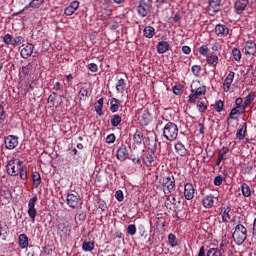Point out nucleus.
Listing matches in <instances>:
<instances>
[{
	"instance_id": "26",
	"label": "nucleus",
	"mask_w": 256,
	"mask_h": 256,
	"mask_svg": "<svg viewBox=\"0 0 256 256\" xmlns=\"http://www.w3.org/2000/svg\"><path fill=\"white\" fill-rule=\"evenodd\" d=\"M121 107V101L117 98L110 99V111L111 113H117Z\"/></svg>"
},
{
	"instance_id": "54",
	"label": "nucleus",
	"mask_w": 256,
	"mask_h": 256,
	"mask_svg": "<svg viewBox=\"0 0 256 256\" xmlns=\"http://www.w3.org/2000/svg\"><path fill=\"white\" fill-rule=\"evenodd\" d=\"M115 198L117 199V201H119V203H121L125 199V196L123 195V191L117 190L115 192Z\"/></svg>"
},
{
	"instance_id": "49",
	"label": "nucleus",
	"mask_w": 256,
	"mask_h": 256,
	"mask_svg": "<svg viewBox=\"0 0 256 256\" xmlns=\"http://www.w3.org/2000/svg\"><path fill=\"white\" fill-rule=\"evenodd\" d=\"M199 53L203 57H209V47H207V45L200 46Z\"/></svg>"
},
{
	"instance_id": "35",
	"label": "nucleus",
	"mask_w": 256,
	"mask_h": 256,
	"mask_svg": "<svg viewBox=\"0 0 256 256\" xmlns=\"http://www.w3.org/2000/svg\"><path fill=\"white\" fill-rule=\"evenodd\" d=\"M208 65H210L211 67H217V65L219 64V57L217 55H211L208 56L206 59Z\"/></svg>"
},
{
	"instance_id": "28",
	"label": "nucleus",
	"mask_w": 256,
	"mask_h": 256,
	"mask_svg": "<svg viewBox=\"0 0 256 256\" xmlns=\"http://www.w3.org/2000/svg\"><path fill=\"white\" fill-rule=\"evenodd\" d=\"M125 89H127V81L125 79L120 78L116 84L117 93H125Z\"/></svg>"
},
{
	"instance_id": "20",
	"label": "nucleus",
	"mask_w": 256,
	"mask_h": 256,
	"mask_svg": "<svg viewBox=\"0 0 256 256\" xmlns=\"http://www.w3.org/2000/svg\"><path fill=\"white\" fill-rule=\"evenodd\" d=\"M156 49L159 55H163V53H167V51L171 49V45L167 41H160L158 42Z\"/></svg>"
},
{
	"instance_id": "21",
	"label": "nucleus",
	"mask_w": 256,
	"mask_h": 256,
	"mask_svg": "<svg viewBox=\"0 0 256 256\" xmlns=\"http://www.w3.org/2000/svg\"><path fill=\"white\" fill-rule=\"evenodd\" d=\"M79 9V1H72L69 6L64 9V14L71 17L75 11Z\"/></svg>"
},
{
	"instance_id": "19",
	"label": "nucleus",
	"mask_w": 256,
	"mask_h": 256,
	"mask_svg": "<svg viewBox=\"0 0 256 256\" xmlns=\"http://www.w3.org/2000/svg\"><path fill=\"white\" fill-rule=\"evenodd\" d=\"M231 207L224 206L221 208L220 215L222 217V223H229L231 221Z\"/></svg>"
},
{
	"instance_id": "32",
	"label": "nucleus",
	"mask_w": 256,
	"mask_h": 256,
	"mask_svg": "<svg viewBox=\"0 0 256 256\" xmlns=\"http://www.w3.org/2000/svg\"><path fill=\"white\" fill-rule=\"evenodd\" d=\"M143 35L146 39H153L155 35V29L152 26H146L143 30Z\"/></svg>"
},
{
	"instance_id": "29",
	"label": "nucleus",
	"mask_w": 256,
	"mask_h": 256,
	"mask_svg": "<svg viewBox=\"0 0 256 256\" xmlns=\"http://www.w3.org/2000/svg\"><path fill=\"white\" fill-rule=\"evenodd\" d=\"M142 161L144 165H146V167H151L153 165V161H155V158L153 157V155L146 153L143 154Z\"/></svg>"
},
{
	"instance_id": "33",
	"label": "nucleus",
	"mask_w": 256,
	"mask_h": 256,
	"mask_svg": "<svg viewBox=\"0 0 256 256\" xmlns=\"http://www.w3.org/2000/svg\"><path fill=\"white\" fill-rule=\"evenodd\" d=\"M121 121H123V118L121 117V115L114 114L111 116L110 123L112 127H119V125H121Z\"/></svg>"
},
{
	"instance_id": "25",
	"label": "nucleus",
	"mask_w": 256,
	"mask_h": 256,
	"mask_svg": "<svg viewBox=\"0 0 256 256\" xmlns=\"http://www.w3.org/2000/svg\"><path fill=\"white\" fill-rule=\"evenodd\" d=\"M18 244L21 249L29 247V237H27V234H20L18 236Z\"/></svg>"
},
{
	"instance_id": "63",
	"label": "nucleus",
	"mask_w": 256,
	"mask_h": 256,
	"mask_svg": "<svg viewBox=\"0 0 256 256\" xmlns=\"http://www.w3.org/2000/svg\"><path fill=\"white\" fill-rule=\"evenodd\" d=\"M182 53H184V55H189V53H191V47L183 46L182 47Z\"/></svg>"
},
{
	"instance_id": "46",
	"label": "nucleus",
	"mask_w": 256,
	"mask_h": 256,
	"mask_svg": "<svg viewBox=\"0 0 256 256\" xmlns=\"http://www.w3.org/2000/svg\"><path fill=\"white\" fill-rule=\"evenodd\" d=\"M224 107H225V104L223 103V101L218 100L215 102L214 109H215V111H217V113H221V111H223Z\"/></svg>"
},
{
	"instance_id": "43",
	"label": "nucleus",
	"mask_w": 256,
	"mask_h": 256,
	"mask_svg": "<svg viewBox=\"0 0 256 256\" xmlns=\"http://www.w3.org/2000/svg\"><path fill=\"white\" fill-rule=\"evenodd\" d=\"M253 101H255V93L250 92L244 100V103L246 104V107H249V105H251V103H253Z\"/></svg>"
},
{
	"instance_id": "14",
	"label": "nucleus",
	"mask_w": 256,
	"mask_h": 256,
	"mask_svg": "<svg viewBox=\"0 0 256 256\" xmlns=\"http://www.w3.org/2000/svg\"><path fill=\"white\" fill-rule=\"evenodd\" d=\"M208 11L210 15H215L221 11V0H209Z\"/></svg>"
},
{
	"instance_id": "58",
	"label": "nucleus",
	"mask_w": 256,
	"mask_h": 256,
	"mask_svg": "<svg viewBox=\"0 0 256 256\" xmlns=\"http://www.w3.org/2000/svg\"><path fill=\"white\" fill-rule=\"evenodd\" d=\"M115 139H117V137H115V134H109L105 139V143L111 145L115 141Z\"/></svg>"
},
{
	"instance_id": "52",
	"label": "nucleus",
	"mask_w": 256,
	"mask_h": 256,
	"mask_svg": "<svg viewBox=\"0 0 256 256\" xmlns=\"http://www.w3.org/2000/svg\"><path fill=\"white\" fill-rule=\"evenodd\" d=\"M192 73L195 77H199V75H201V66L199 65L192 66Z\"/></svg>"
},
{
	"instance_id": "59",
	"label": "nucleus",
	"mask_w": 256,
	"mask_h": 256,
	"mask_svg": "<svg viewBox=\"0 0 256 256\" xmlns=\"http://www.w3.org/2000/svg\"><path fill=\"white\" fill-rule=\"evenodd\" d=\"M88 69L91 71V73H97V71H99V66H97L95 63H90L88 64Z\"/></svg>"
},
{
	"instance_id": "51",
	"label": "nucleus",
	"mask_w": 256,
	"mask_h": 256,
	"mask_svg": "<svg viewBox=\"0 0 256 256\" xmlns=\"http://www.w3.org/2000/svg\"><path fill=\"white\" fill-rule=\"evenodd\" d=\"M33 69V65L31 63H29L26 66L22 67V73L23 75H29V73H31V70Z\"/></svg>"
},
{
	"instance_id": "15",
	"label": "nucleus",
	"mask_w": 256,
	"mask_h": 256,
	"mask_svg": "<svg viewBox=\"0 0 256 256\" xmlns=\"http://www.w3.org/2000/svg\"><path fill=\"white\" fill-rule=\"evenodd\" d=\"M243 113H245V107H234L229 114V117L227 119L228 123H231L229 121H231V119L235 120L238 117H241V115H243Z\"/></svg>"
},
{
	"instance_id": "18",
	"label": "nucleus",
	"mask_w": 256,
	"mask_h": 256,
	"mask_svg": "<svg viewBox=\"0 0 256 256\" xmlns=\"http://www.w3.org/2000/svg\"><path fill=\"white\" fill-rule=\"evenodd\" d=\"M202 205L205 209H213L215 205V196L213 195H206L202 199Z\"/></svg>"
},
{
	"instance_id": "17",
	"label": "nucleus",
	"mask_w": 256,
	"mask_h": 256,
	"mask_svg": "<svg viewBox=\"0 0 256 256\" xmlns=\"http://www.w3.org/2000/svg\"><path fill=\"white\" fill-rule=\"evenodd\" d=\"M234 79H235V72L230 71L223 82V89L225 93H228L229 89H231V84L233 83Z\"/></svg>"
},
{
	"instance_id": "64",
	"label": "nucleus",
	"mask_w": 256,
	"mask_h": 256,
	"mask_svg": "<svg viewBox=\"0 0 256 256\" xmlns=\"http://www.w3.org/2000/svg\"><path fill=\"white\" fill-rule=\"evenodd\" d=\"M252 235L254 238H256V218L254 219V222H253Z\"/></svg>"
},
{
	"instance_id": "4",
	"label": "nucleus",
	"mask_w": 256,
	"mask_h": 256,
	"mask_svg": "<svg viewBox=\"0 0 256 256\" xmlns=\"http://www.w3.org/2000/svg\"><path fill=\"white\" fill-rule=\"evenodd\" d=\"M162 187L164 193H173L175 191V177L173 175H168L162 179Z\"/></svg>"
},
{
	"instance_id": "50",
	"label": "nucleus",
	"mask_w": 256,
	"mask_h": 256,
	"mask_svg": "<svg viewBox=\"0 0 256 256\" xmlns=\"http://www.w3.org/2000/svg\"><path fill=\"white\" fill-rule=\"evenodd\" d=\"M127 233L128 235H135L137 233V226H135V224H130L127 227Z\"/></svg>"
},
{
	"instance_id": "56",
	"label": "nucleus",
	"mask_w": 256,
	"mask_h": 256,
	"mask_svg": "<svg viewBox=\"0 0 256 256\" xmlns=\"http://www.w3.org/2000/svg\"><path fill=\"white\" fill-rule=\"evenodd\" d=\"M3 123H5V108L0 105V125H3Z\"/></svg>"
},
{
	"instance_id": "47",
	"label": "nucleus",
	"mask_w": 256,
	"mask_h": 256,
	"mask_svg": "<svg viewBox=\"0 0 256 256\" xmlns=\"http://www.w3.org/2000/svg\"><path fill=\"white\" fill-rule=\"evenodd\" d=\"M27 251H28L27 256H37V253H39V247L30 246Z\"/></svg>"
},
{
	"instance_id": "11",
	"label": "nucleus",
	"mask_w": 256,
	"mask_h": 256,
	"mask_svg": "<svg viewBox=\"0 0 256 256\" xmlns=\"http://www.w3.org/2000/svg\"><path fill=\"white\" fill-rule=\"evenodd\" d=\"M184 197L187 201H191L195 197V187L191 183L184 185Z\"/></svg>"
},
{
	"instance_id": "8",
	"label": "nucleus",
	"mask_w": 256,
	"mask_h": 256,
	"mask_svg": "<svg viewBox=\"0 0 256 256\" xmlns=\"http://www.w3.org/2000/svg\"><path fill=\"white\" fill-rule=\"evenodd\" d=\"M248 7H249V0H236V2L234 3V9L237 15H243V13L247 11Z\"/></svg>"
},
{
	"instance_id": "61",
	"label": "nucleus",
	"mask_w": 256,
	"mask_h": 256,
	"mask_svg": "<svg viewBox=\"0 0 256 256\" xmlns=\"http://www.w3.org/2000/svg\"><path fill=\"white\" fill-rule=\"evenodd\" d=\"M181 91H183V86L181 85H175L173 87V93L174 95H181Z\"/></svg>"
},
{
	"instance_id": "1",
	"label": "nucleus",
	"mask_w": 256,
	"mask_h": 256,
	"mask_svg": "<svg viewBox=\"0 0 256 256\" xmlns=\"http://www.w3.org/2000/svg\"><path fill=\"white\" fill-rule=\"evenodd\" d=\"M6 171L10 177H17V175H20V179L23 181L27 179V165H25L19 158L10 159L7 162Z\"/></svg>"
},
{
	"instance_id": "5",
	"label": "nucleus",
	"mask_w": 256,
	"mask_h": 256,
	"mask_svg": "<svg viewBox=\"0 0 256 256\" xmlns=\"http://www.w3.org/2000/svg\"><path fill=\"white\" fill-rule=\"evenodd\" d=\"M66 203L70 209H78L81 205V196L79 194L68 193L66 195Z\"/></svg>"
},
{
	"instance_id": "37",
	"label": "nucleus",
	"mask_w": 256,
	"mask_h": 256,
	"mask_svg": "<svg viewBox=\"0 0 256 256\" xmlns=\"http://www.w3.org/2000/svg\"><path fill=\"white\" fill-rule=\"evenodd\" d=\"M133 141L136 145H141L143 143V132L136 130L133 135Z\"/></svg>"
},
{
	"instance_id": "41",
	"label": "nucleus",
	"mask_w": 256,
	"mask_h": 256,
	"mask_svg": "<svg viewBox=\"0 0 256 256\" xmlns=\"http://www.w3.org/2000/svg\"><path fill=\"white\" fill-rule=\"evenodd\" d=\"M241 191L244 197H251V187L247 183L241 185Z\"/></svg>"
},
{
	"instance_id": "36",
	"label": "nucleus",
	"mask_w": 256,
	"mask_h": 256,
	"mask_svg": "<svg viewBox=\"0 0 256 256\" xmlns=\"http://www.w3.org/2000/svg\"><path fill=\"white\" fill-rule=\"evenodd\" d=\"M197 109L199 111V113H205L206 109H207V99H200L197 102Z\"/></svg>"
},
{
	"instance_id": "24",
	"label": "nucleus",
	"mask_w": 256,
	"mask_h": 256,
	"mask_svg": "<svg viewBox=\"0 0 256 256\" xmlns=\"http://www.w3.org/2000/svg\"><path fill=\"white\" fill-rule=\"evenodd\" d=\"M8 235H9V227L5 222L0 221V239H2V241H7Z\"/></svg>"
},
{
	"instance_id": "60",
	"label": "nucleus",
	"mask_w": 256,
	"mask_h": 256,
	"mask_svg": "<svg viewBox=\"0 0 256 256\" xmlns=\"http://www.w3.org/2000/svg\"><path fill=\"white\" fill-rule=\"evenodd\" d=\"M222 183H223V176L218 175V176H216V177L214 178V185H215L216 187H220V185H222Z\"/></svg>"
},
{
	"instance_id": "7",
	"label": "nucleus",
	"mask_w": 256,
	"mask_h": 256,
	"mask_svg": "<svg viewBox=\"0 0 256 256\" xmlns=\"http://www.w3.org/2000/svg\"><path fill=\"white\" fill-rule=\"evenodd\" d=\"M37 203V195H34L28 202V215L31 219V222H35V218L37 217V209L35 205Z\"/></svg>"
},
{
	"instance_id": "10",
	"label": "nucleus",
	"mask_w": 256,
	"mask_h": 256,
	"mask_svg": "<svg viewBox=\"0 0 256 256\" xmlns=\"http://www.w3.org/2000/svg\"><path fill=\"white\" fill-rule=\"evenodd\" d=\"M150 6L145 2V0H140L139 5L137 6V13L140 17H147L149 15Z\"/></svg>"
},
{
	"instance_id": "62",
	"label": "nucleus",
	"mask_w": 256,
	"mask_h": 256,
	"mask_svg": "<svg viewBox=\"0 0 256 256\" xmlns=\"http://www.w3.org/2000/svg\"><path fill=\"white\" fill-rule=\"evenodd\" d=\"M61 89H63L61 82H56L53 86V91H61Z\"/></svg>"
},
{
	"instance_id": "2",
	"label": "nucleus",
	"mask_w": 256,
	"mask_h": 256,
	"mask_svg": "<svg viewBox=\"0 0 256 256\" xmlns=\"http://www.w3.org/2000/svg\"><path fill=\"white\" fill-rule=\"evenodd\" d=\"M179 135V127L175 122H168L163 128V137L166 138V141H175Z\"/></svg>"
},
{
	"instance_id": "9",
	"label": "nucleus",
	"mask_w": 256,
	"mask_h": 256,
	"mask_svg": "<svg viewBox=\"0 0 256 256\" xmlns=\"http://www.w3.org/2000/svg\"><path fill=\"white\" fill-rule=\"evenodd\" d=\"M4 145L6 149H9V150L15 149V147L19 145V137L13 136V135L7 136L4 140Z\"/></svg>"
},
{
	"instance_id": "27",
	"label": "nucleus",
	"mask_w": 256,
	"mask_h": 256,
	"mask_svg": "<svg viewBox=\"0 0 256 256\" xmlns=\"http://www.w3.org/2000/svg\"><path fill=\"white\" fill-rule=\"evenodd\" d=\"M245 135H247V123H243L236 133V139L242 140L245 139Z\"/></svg>"
},
{
	"instance_id": "57",
	"label": "nucleus",
	"mask_w": 256,
	"mask_h": 256,
	"mask_svg": "<svg viewBox=\"0 0 256 256\" xmlns=\"http://www.w3.org/2000/svg\"><path fill=\"white\" fill-rule=\"evenodd\" d=\"M229 153V148L228 147H222L220 150H219V154H218V157H222L225 159V155H227Z\"/></svg>"
},
{
	"instance_id": "30",
	"label": "nucleus",
	"mask_w": 256,
	"mask_h": 256,
	"mask_svg": "<svg viewBox=\"0 0 256 256\" xmlns=\"http://www.w3.org/2000/svg\"><path fill=\"white\" fill-rule=\"evenodd\" d=\"M103 105H104L103 98H100L97 101V103L94 104L95 112L97 113V115H99V117L103 116Z\"/></svg>"
},
{
	"instance_id": "23",
	"label": "nucleus",
	"mask_w": 256,
	"mask_h": 256,
	"mask_svg": "<svg viewBox=\"0 0 256 256\" xmlns=\"http://www.w3.org/2000/svg\"><path fill=\"white\" fill-rule=\"evenodd\" d=\"M175 150L180 157H186V155H189V150H187L185 145L179 141L175 144Z\"/></svg>"
},
{
	"instance_id": "53",
	"label": "nucleus",
	"mask_w": 256,
	"mask_h": 256,
	"mask_svg": "<svg viewBox=\"0 0 256 256\" xmlns=\"http://www.w3.org/2000/svg\"><path fill=\"white\" fill-rule=\"evenodd\" d=\"M235 106L236 107H244V109H247V104L243 102V98L239 97L235 100Z\"/></svg>"
},
{
	"instance_id": "55",
	"label": "nucleus",
	"mask_w": 256,
	"mask_h": 256,
	"mask_svg": "<svg viewBox=\"0 0 256 256\" xmlns=\"http://www.w3.org/2000/svg\"><path fill=\"white\" fill-rule=\"evenodd\" d=\"M80 99H84V97H89V90L87 88H81L79 91Z\"/></svg>"
},
{
	"instance_id": "44",
	"label": "nucleus",
	"mask_w": 256,
	"mask_h": 256,
	"mask_svg": "<svg viewBox=\"0 0 256 256\" xmlns=\"http://www.w3.org/2000/svg\"><path fill=\"white\" fill-rule=\"evenodd\" d=\"M12 41H13V49H15V47L25 42V38H23V36H16L15 38H13Z\"/></svg>"
},
{
	"instance_id": "12",
	"label": "nucleus",
	"mask_w": 256,
	"mask_h": 256,
	"mask_svg": "<svg viewBox=\"0 0 256 256\" xmlns=\"http://www.w3.org/2000/svg\"><path fill=\"white\" fill-rule=\"evenodd\" d=\"M118 161H126L129 158V149L125 145H121L116 153Z\"/></svg>"
},
{
	"instance_id": "6",
	"label": "nucleus",
	"mask_w": 256,
	"mask_h": 256,
	"mask_svg": "<svg viewBox=\"0 0 256 256\" xmlns=\"http://www.w3.org/2000/svg\"><path fill=\"white\" fill-rule=\"evenodd\" d=\"M206 92H207V88H205V86L194 88V89H193V86H191V94L188 96L189 98L188 102L195 103V101H197V99H199L201 95H205Z\"/></svg>"
},
{
	"instance_id": "40",
	"label": "nucleus",
	"mask_w": 256,
	"mask_h": 256,
	"mask_svg": "<svg viewBox=\"0 0 256 256\" xmlns=\"http://www.w3.org/2000/svg\"><path fill=\"white\" fill-rule=\"evenodd\" d=\"M3 43L7 45L10 49H13V35L11 34H6L3 37Z\"/></svg>"
},
{
	"instance_id": "16",
	"label": "nucleus",
	"mask_w": 256,
	"mask_h": 256,
	"mask_svg": "<svg viewBox=\"0 0 256 256\" xmlns=\"http://www.w3.org/2000/svg\"><path fill=\"white\" fill-rule=\"evenodd\" d=\"M215 34L217 37H227L229 35V27L225 24H217L215 26Z\"/></svg>"
},
{
	"instance_id": "34",
	"label": "nucleus",
	"mask_w": 256,
	"mask_h": 256,
	"mask_svg": "<svg viewBox=\"0 0 256 256\" xmlns=\"http://www.w3.org/2000/svg\"><path fill=\"white\" fill-rule=\"evenodd\" d=\"M82 249H83V251H85L87 253H91V251H93V249H95V242L84 241L82 244Z\"/></svg>"
},
{
	"instance_id": "3",
	"label": "nucleus",
	"mask_w": 256,
	"mask_h": 256,
	"mask_svg": "<svg viewBox=\"0 0 256 256\" xmlns=\"http://www.w3.org/2000/svg\"><path fill=\"white\" fill-rule=\"evenodd\" d=\"M232 237L236 245H243L247 240V228L243 224L236 225Z\"/></svg>"
},
{
	"instance_id": "48",
	"label": "nucleus",
	"mask_w": 256,
	"mask_h": 256,
	"mask_svg": "<svg viewBox=\"0 0 256 256\" xmlns=\"http://www.w3.org/2000/svg\"><path fill=\"white\" fill-rule=\"evenodd\" d=\"M142 125H148L151 123V114L149 112H146L142 115Z\"/></svg>"
},
{
	"instance_id": "13",
	"label": "nucleus",
	"mask_w": 256,
	"mask_h": 256,
	"mask_svg": "<svg viewBox=\"0 0 256 256\" xmlns=\"http://www.w3.org/2000/svg\"><path fill=\"white\" fill-rule=\"evenodd\" d=\"M35 49V46L32 43H29L25 46L20 51V55L22 59H29L33 55V51Z\"/></svg>"
},
{
	"instance_id": "38",
	"label": "nucleus",
	"mask_w": 256,
	"mask_h": 256,
	"mask_svg": "<svg viewBox=\"0 0 256 256\" xmlns=\"http://www.w3.org/2000/svg\"><path fill=\"white\" fill-rule=\"evenodd\" d=\"M168 244L170 245V247H177V245H179V239H177V236H175V234L170 233L168 235Z\"/></svg>"
},
{
	"instance_id": "39",
	"label": "nucleus",
	"mask_w": 256,
	"mask_h": 256,
	"mask_svg": "<svg viewBox=\"0 0 256 256\" xmlns=\"http://www.w3.org/2000/svg\"><path fill=\"white\" fill-rule=\"evenodd\" d=\"M32 180H33V185L37 189L41 185V174L39 172H34L32 174Z\"/></svg>"
},
{
	"instance_id": "45",
	"label": "nucleus",
	"mask_w": 256,
	"mask_h": 256,
	"mask_svg": "<svg viewBox=\"0 0 256 256\" xmlns=\"http://www.w3.org/2000/svg\"><path fill=\"white\" fill-rule=\"evenodd\" d=\"M232 56L235 61H241V50H239L238 48H233Z\"/></svg>"
},
{
	"instance_id": "31",
	"label": "nucleus",
	"mask_w": 256,
	"mask_h": 256,
	"mask_svg": "<svg viewBox=\"0 0 256 256\" xmlns=\"http://www.w3.org/2000/svg\"><path fill=\"white\" fill-rule=\"evenodd\" d=\"M43 3H45V0H31L28 5L25 6V9H29V7L32 9H39Z\"/></svg>"
},
{
	"instance_id": "42",
	"label": "nucleus",
	"mask_w": 256,
	"mask_h": 256,
	"mask_svg": "<svg viewBox=\"0 0 256 256\" xmlns=\"http://www.w3.org/2000/svg\"><path fill=\"white\" fill-rule=\"evenodd\" d=\"M206 256H223V253H221V250H219L218 248H210L207 251Z\"/></svg>"
},
{
	"instance_id": "22",
	"label": "nucleus",
	"mask_w": 256,
	"mask_h": 256,
	"mask_svg": "<svg viewBox=\"0 0 256 256\" xmlns=\"http://www.w3.org/2000/svg\"><path fill=\"white\" fill-rule=\"evenodd\" d=\"M256 43L253 40H248L245 45V55H255Z\"/></svg>"
}]
</instances>
